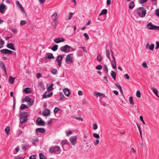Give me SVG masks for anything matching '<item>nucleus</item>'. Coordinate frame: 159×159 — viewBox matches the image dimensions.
<instances>
[{
  "label": "nucleus",
  "instance_id": "25",
  "mask_svg": "<svg viewBox=\"0 0 159 159\" xmlns=\"http://www.w3.org/2000/svg\"><path fill=\"white\" fill-rule=\"evenodd\" d=\"M154 25H153L152 23L150 22L148 25L147 27L150 30H153L154 29Z\"/></svg>",
  "mask_w": 159,
  "mask_h": 159
},
{
  "label": "nucleus",
  "instance_id": "48",
  "mask_svg": "<svg viewBox=\"0 0 159 159\" xmlns=\"http://www.w3.org/2000/svg\"><path fill=\"white\" fill-rule=\"evenodd\" d=\"M60 110L59 108L58 107H56L54 110V113H57L58 111Z\"/></svg>",
  "mask_w": 159,
  "mask_h": 159
},
{
  "label": "nucleus",
  "instance_id": "38",
  "mask_svg": "<svg viewBox=\"0 0 159 159\" xmlns=\"http://www.w3.org/2000/svg\"><path fill=\"white\" fill-rule=\"evenodd\" d=\"M93 136L96 139H98L100 138V136L99 134L95 133H94L93 134Z\"/></svg>",
  "mask_w": 159,
  "mask_h": 159
},
{
  "label": "nucleus",
  "instance_id": "54",
  "mask_svg": "<svg viewBox=\"0 0 159 159\" xmlns=\"http://www.w3.org/2000/svg\"><path fill=\"white\" fill-rule=\"evenodd\" d=\"M159 48V42L157 41L156 42V46L155 47L156 49H158Z\"/></svg>",
  "mask_w": 159,
  "mask_h": 159
},
{
  "label": "nucleus",
  "instance_id": "59",
  "mask_svg": "<svg viewBox=\"0 0 159 159\" xmlns=\"http://www.w3.org/2000/svg\"><path fill=\"white\" fill-rule=\"evenodd\" d=\"M99 141L98 139H96V141L95 142L94 141L93 143H94L95 145L96 146V145H97L98 143H99Z\"/></svg>",
  "mask_w": 159,
  "mask_h": 159
},
{
  "label": "nucleus",
  "instance_id": "10",
  "mask_svg": "<svg viewBox=\"0 0 159 159\" xmlns=\"http://www.w3.org/2000/svg\"><path fill=\"white\" fill-rule=\"evenodd\" d=\"M54 58V57L52 53H47L46 54V56L44 57V60H47V59H51Z\"/></svg>",
  "mask_w": 159,
  "mask_h": 159
},
{
  "label": "nucleus",
  "instance_id": "19",
  "mask_svg": "<svg viewBox=\"0 0 159 159\" xmlns=\"http://www.w3.org/2000/svg\"><path fill=\"white\" fill-rule=\"evenodd\" d=\"M16 3L17 5H18V7L22 10V12H25L24 8L22 7V5L20 4V3L18 1H16Z\"/></svg>",
  "mask_w": 159,
  "mask_h": 159
},
{
  "label": "nucleus",
  "instance_id": "8",
  "mask_svg": "<svg viewBox=\"0 0 159 159\" xmlns=\"http://www.w3.org/2000/svg\"><path fill=\"white\" fill-rule=\"evenodd\" d=\"M70 48V47L68 45H66L64 46L61 47L60 48V50L61 51L66 53L67 52V49Z\"/></svg>",
  "mask_w": 159,
  "mask_h": 159
},
{
  "label": "nucleus",
  "instance_id": "23",
  "mask_svg": "<svg viewBox=\"0 0 159 159\" xmlns=\"http://www.w3.org/2000/svg\"><path fill=\"white\" fill-rule=\"evenodd\" d=\"M111 75L114 80H116V73L113 71H111Z\"/></svg>",
  "mask_w": 159,
  "mask_h": 159
},
{
  "label": "nucleus",
  "instance_id": "49",
  "mask_svg": "<svg viewBox=\"0 0 159 159\" xmlns=\"http://www.w3.org/2000/svg\"><path fill=\"white\" fill-rule=\"evenodd\" d=\"M98 126L96 123H94L93 125V128L94 130H96L98 129Z\"/></svg>",
  "mask_w": 159,
  "mask_h": 159
},
{
  "label": "nucleus",
  "instance_id": "18",
  "mask_svg": "<svg viewBox=\"0 0 159 159\" xmlns=\"http://www.w3.org/2000/svg\"><path fill=\"white\" fill-rule=\"evenodd\" d=\"M63 92L65 95L67 97L69 96L70 94L69 90L68 88H65L63 89Z\"/></svg>",
  "mask_w": 159,
  "mask_h": 159
},
{
  "label": "nucleus",
  "instance_id": "17",
  "mask_svg": "<svg viewBox=\"0 0 159 159\" xmlns=\"http://www.w3.org/2000/svg\"><path fill=\"white\" fill-rule=\"evenodd\" d=\"M57 13H54L52 16V20L53 22L57 21Z\"/></svg>",
  "mask_w": 159,
  "mask_h": 159
},
{
  "label": "nucleus",
  "instance_id": "57",
  "mask_svg": "<svg viewBox=\"0 0 159 159\" xmlns=\"http://www.w3.org/2000/svg\"><path fill=\"white\" fill-rule=\"evenodd\" d=\"M142 66L144 68H147L148 67L147 64L146 62H144L143 63Z\"/></svg>",
  "mask_w": 159,
  "mask_h": 159
},
{
  "label": "nucleus",
  "instance_id": "46",
  "mask_svg": "<svg viewBox=\"0 0 159 159\" xmlns=\"http://www.w3.org/2000/svg\"><path fill=\"white\" fill-rule=\"evenodd\" d=\"M28 146V145H26L23 144L22 145V148L23 150L26 151L27 150V147Z\"/></svg>",
  "mask_w": 159,
  "mask_h": 159
},
{
  "label": "nucleus",
  "instance_id": "53",
  "mask_svg": "<svg viewBox=\"0 0 159 159\" xmlns=\"http://www.w3.org/2000/svg\"><path fill=\"white\" fill-rule=\"evenodd\" d=\"M155 13L157 16L159 17V9H157L156 10Z\"/></svg>",
  "mask_w": 159,
  "mask_h": 159
},
{
  "label": "nucleus",
  "instance_id": "35",
  "mask_svg": "<svg viewBox=\"0 0 159 159\" xmlns=\"http://www.w3.org/2000/svg\"><path fill=\"white\" fill-rule=\"evenodd\" d=\"M61 39H60V38L58 37V38L54 39V41L56 43H58L61 42Z\"/></svg>",
  "mask_w": 159,
  "mask_h": 159
},
{
  "label": "nucleus",
  "instance_id": "62",
  "mask_svg": "<svg viewBox=\"0 0 159 159\" xmlns=\"http://www.w3.org/2000/svg\"><path fill=\"white\" fill-rule=\"evenodd\" d=\"M115 85L118 88H119V89H121V88H122L120 86V85H119V84L118 83H116V84H115Z\"/></svg>",
  "mask_w": 159,
  "mask_h": 159
},
{
  "label": "nucleus",
  "instance_id": "20",
  "mask_svg": "<svg viewBox=\"0 0 159 159\" xmlns=\"http://www.w3.org/2000/svg\"><path fill=\"white\" fill-rule=\"evenodd\" d=\"M15 78L11 76H10L8 80L9 82L11 84H13L14 82Z\"/></svg>",
  "mask_w": 159,
  "mask_h": 159
},
{
  "label": "nucleus",
  "instance_id": "47",
  "mask_svg": "<svg viewBox=\"0 0 159 159\" xmlns=\"http://www.w3.org/2000/svg\"><path fill=\"white\" fill-rule=\"evenodd\" d=\"M102 68V66L101 65H98L96 66V69L98 70H101Z\"/></svg>",
  "mask_w": 159,
  "mask_h": 159
},
{
  "label": "nucleus",
  "instance_id": "5",
  "mask_svg": "<svg viewBox=\"0 0 159 159\" xmlns=\"http://www.w3.org/2000/svg\"><path fill=\"white\" fill-rule=\"evenodd\" d=\"M63 57L61 55H60L58 56L56 59V61L58 63V65L59 67H61V66L62 61Z\"/></svg>",
  "mask_w": 159,
  "mask_h": 159
},
{
  "label": "nucleus",
  "instance_id": "44",
  "mask_svg": "<svg viewBox=\"0 0 159 159\" xmlns=\"http://www.w3.org/2000/svg\"><path fill=\"white\" fill-rule=\"evenodd\" d=\"M26 23V21L25 20H22L20 22V25L21 26L25 25Z\"/></svg>",
  "mask_w": 159,
  "mask_h": 159
},
{
  "label": "nucleus",
  "instance_id": "61",
  "mask_svg": "<svg viewBox=\"0 0 159 159\" xmlns=\"http://www.w3.org/2000/svg\"><path fill=\"white\" fill-rule=\"evenodd\" d=\"M75 119L78 120H81V121H83V119L80 117V116L79 117H76L75 118Z\"/></svg>",
  "mask_w": 159,
  "mask_h": 159
},
{
  "label": "nucleus",
  "instance_id": "55",
  "mask_svg": "<svg viewBox=\"0 0 159 159\" xmlns=\"http://www.w3.org/2000/svg\"><path fill=\"white\" fill-rule=\"evenodd\" d=\"M104 71L107 73H108V70L106 65H105L104 66Z\"/></svg>",
  "mask_w": 159,
  "mask_h": 159
},
{
  "label": "nucleus",
  "instance_id": "50",
  "mask_svg": "<svg viewBox=\"0 0 159 159\" xmlns=\"http://www.w3.org/2000/svg\"><path fill=\"white\" fill-rule=\"evenodd\" d=\"M51 72L53 74H56L57 72V70L56 69H54L52 70Z\"/></svg>",
  "mask_w": 159,
  "mask_h": 159
},
{
  "label": "nucleus",
  "instance_id": "2",
  "mask_svg": "<svg viewBox=\"0 0 159 159\" xmlns=\"http://www.w3.org/2000/svg\"><path fill=\"white\" fill-rule=\"evenodd\" d=\"M20 116V122L21 124H23L27 120V118L28 116L29 115H28L27 112H21Z\"/></svg>",
  "mask_w": 159,
  "mask_h": 159
},
{
  "label": "nucleus",
  "instance_id": "64",
  "mask_svg": "<svg viewBox=\"0 0 159 159\" xmlns=\"http://www.w3.org/2000/svg\"><path fill=\"white\" fill-rule=\"evenodd\" d=\"M37 77L38 79L41 77V75L40 73H38L36 74Z\"/></svg>",
  "mask_w": 159,
  "mask_h": 159
},
{
  "label": "nucleus",
  "instance_id": "21",
  "mask_svg": "<svg viewBox=\"0 0 159 159\" xmlns=\"http://www.w3.org/2000/svg\"><path fill=\"white\" fill-rule=\"evenodd\" d=\"M135 6V4L134 1H131L129 5V8L130 9H132Z\"/></svg>",
  "mask_w": 159,
  "mask_h": 159
},
{
  "label": "nucleus",
  "instance_id": "41",
  "mask_svg": "<svg viewBox=\"0 0 159 159\" xmlns=\"http://www.w3.org/2000/svg\"><path fill=\"white\" fill-rule=\"evenodd\" d=\"M73 14V13H72L71 12H70V13L69 14V16H68V18L66 20H71V19Z\"/></svg>",
  "mask_w": 159,
  "mask_h": 159
},
{
  "label": "nucleus",
  "instance_id": "52",
  "mask_svg": "<svg viewBox=\"0 0 159 159\" xmlns=\"http://www.w3.org/2000/svg\"><path fill=\"white\" fill-rule=\"evenodd\" d=\"M84 36L85 39L88 40V39H89V35H88V34H87V33H85L84 34Z\"/></svg>",
  "mask_w": 159,
  "mask_h": 159
},
{
  "label": "nucleus",
  "instance_id": "51",
  "mask_svg": "<svg viewBox=\"0 0 159 159\" xmlns=\"http://www.w3.org/2000/svg\"><path fill=\"white\" fill-rule=\"evenodd\" d=\"M154 45L153 43H152L151 44L150 46H149V49L150 50H152L154 49Z\"/></svg>",
  "mask_w": 159,
  "mask_h": 159
},
{
  "label": "nucleus",
  "instance_id": "39",
  "mask_svg": "<svg viewBox=\"0 0 159 159\" xmlns=\"http://www.w3.org/2000/svg\"><path fill=\"white\" fill-rule=\"evenodd\" d=\"M59 96H60V99L58 100H61L64 97L63 93L62 92L60 93H59Z\"/></svg>",
  "mask_w": 159,
  "mask_h": 159
},
{
  "label": "nucleus",
  "instance_id": "43",
  "mask_svg": "<svg viewBox=\"0 0 159 159\" xmlns=\"http://www.w3.org/2000/svg\"><path fill=\"white\" fill-rule=\"evenodd\" d=\"M136 95L137 97L139 98L141 97V93L139 90H137L136 92Z\"/></svg>",
  "mask_w": 159,
  "mask_h": 159
},
{
  "label": "nucleus",
  "instance_id": "9",
  "mask_svg": "<svg viewBox=\"0 0 159 159\" xmlns=\"http://www.w3.org/2000/svg\"><path fill=\"white\" fill-rule=\"evenodd\" d=\"M0 52L4 54H11L13 52L10 50L6 49H2L0 50Z\"/></svg>",
  "mask_w": 159,
  "mask_h": 159
},
{
  "label": "nucleus",
  "instance_id": "28",
  "mask_svg": "<svg viewBox=\"0 0 159 159\" xmlns=\"http://www.w3.org/2000/svg\"><path fill=\"white\" fill-rule=\"evenodd\" d=\"M110 52L107 49L106 50V56L111 61V59H110Z\"/></svg>",
  "mask_w": 159,
  "mask_h": 159
},
{
  "label": "nucleus",
  "instance_id": "14",
  "mask_svg": "<svg viewBox=\"0 0 159 159\" xmlns=\"http://www.w3.org/2000/svg\"><path fill=\"white\" fill-rule=\"evenodd\" d=\"M6 5L3 3H2L0 5V12L2 13H4L5 11Z\"/></svg>",
  "mask_w": 159,
  "mask_h": 159
},
{
  "label": "nucleus",
  "instance_id": "29",
  "mask_svg": "<svg viewBox=\"0 0 159 159\" xmlns=\"http://www.w3.org/2000/svg\"><path fill=\"white\" fill-rule=\"evenodd\" d=\"M58 46L57 45H54L51 48V49L53 51H55L57 49Z\"/></svg>",
  "mask_w": 159,
  "mask_h": 159
},
{
  "label": "nucleus",
  "instance_id": "32",
  "mask_svg": "<svg viewBox=\"0 0 159 159\" xmlns=\"http://www.w3.org/2000/svg\"><path fill=\"white\" fill-rule=\"evenodd\" d=\"M5 43V42L2 39H1L0 40V49L2 48L3 45Z\"/></svg>",
  "mask_w": 159,
  "mask_h": 159
},
{
  "label": "nucleus",
  "instance_id": "11",
  "mask_svg": "<svg viewBox=\"0 0 159 159\" xmlns=\"http://www.w3.org/2000/svg\"><path fill=\"white\" fill-rule=\"evenodd\" d=\"M0 66L2 70L4 71L6 75H7V70L5 67V65L4 63L2 61H0Z\"/></svg>",
  "mask_w": 159,
  "mask_h": 159
},
{
  "label": "nucleus",
  "instance_id": "30",
  "mask_svg": "<svg viewBox=\"0 0 159 159\" xmlns=\"http://www.w3.org/2000/svg\"><path fill=\"white\" fill-rule=\"evenodd\" d=\"M39 140L38 138H36L35 139H32L31 142L32 144L34 146L35 145V142H39Z\"/></svg>",
  "mask_w": 159,
  "mask_h": 159
},
{
  "label": "nucleus",
  "instance_id": "45",
  "mask_svg": "<svg viewBox=\"0 0 159 159\" xmlns=\"http://www.w3.org/2000/svg\"><path fill=\"white\" fill-rule=\"evenodd\" d=\"M40 159H46L44 155L42 153H40L39 154Z\"/></svg>",
  "mask_w": 159,
  "mask_h": 159
},
{
  "label": "nucleus",
  "instance_id": "27",
  "mask_svg": "<svg viewBox=\"0 0 159 159\" xmlns=\"http://www.w3.org/2000/svg\"><path fill=\"white\" fill-rule=\"evenodd\" d=\"M67 144V142L66 140H62L61 142V146L63 147V146L66 144Z\"/></svg>",
  "mask_w": 159,
  "mask_h": 159
},
{
  "label": "nucleus",
  "instance_id": "33",
  "mask_svg": "<svg viewBox=\"0 0 159 159\" xmlns=\"http://www.w3.org/2000/svg\"><path fill=\"white\" fill-rule=\"evenodd\" d=\"M53 83H52L49 86V87L47 89V90L48 91H51L53 89Z\"/></svg>",
  "mask_w": 159,
  "mask_h": 159
},
{
  "label": "nucleus",
  "instance_id": "7",
  "mask_svg": "<svg viewBox=\"0 0 159 159\" xmlns=\"http://www.w3.org/2000/svg\"><path fill=\"white\" fill-rule=\"evenodd\" d=\"M36 124L37 125L39 126H44L45 122L43 121L40 118H38L36 120Z\"/></svg>",
  "mask_w": 159,
  "mask_h": 159
},
{
  "label": "nucleus",
  "instance_id": "3",
  "mask_svg": "<svg viewBox=\"0 0 159 159\" xmlns=\"http://www.w3.org/2000/svg\"><path fill=\"white\" fill-rule=\"evenodd\" d=\"M73 54L72 53H70L68 54L66 59V62L68 64H71L73 62Z\"/></svg>",
  "mask_w": 159,
  "mask_h": 159
},
{
  "label": "nucleus",
  "instance_id": "58",
  "mask_svg": "<svg viewBox=\"0 0 159 159\" xmlns=\"http://www.w3.org/2000/svg\"><path fill=\"white\" fill-rule=\"evenodd\" d=\"M139 118H140V120L142 121L143 124L144 125H145V122H144V120H143V116H140L139 117Z\"/></svg>",
  "mask_w": 159,
  "mask_h": 159
},
{
  "label": "nucleus",
  "instance_id": "60",
  "mask_svg": "<svg viewBox=\"0 0 159 159\" xmlns=\"http://www.w3.org/2000/svg\"><path fill=\"white\" fill-rule=\"evenodd\" d=\"M124 77L126 78L127 80H129L130 78L129 76L127 74H125L124 75Z\"/></svg>",
  "mask_w": 159,
  "mask_h": 159
},
{
  "label": "nucleus",
  "instance_id": "37",
  "mask_svg": "<svg viewBox=\"0 0 159 159\" xmlns=\"http://www.w3.org/2000/svg\"><path fill=\"white\" fill-rule=\"evenodd\" d=\"M102 57L100 54H98L97 57V60L98 61H100L102 60Z\"/></svg>",
  "mask_w": 159,
  "mask_h": 159
},
{
  "label": "nucleus",
  "instance_id": "22",
  "mask_svg": "<svg viewBox=\"0 0 159 159\" xmlns=\"http://www.w3.org/2000/svg\"><path fill=\"white\" fill-rule=\"evenodd\" d=\"M107 9H103L102 12L99 14V16H101L102 15H106L107 14Z\"/></svg>",
  "mask_w": 159,
  "mask_h": 159
},
{
  "label": "nucleus",
  "instance_id": "56",
  "mask_svg": "<svg viewBox=\"0 0 159 159\" xmlns=\"http://www.w3.org/2000/svg\"><path fill=\"white\" fill-rule=\"evenodd\" d=\"M148 0H139V2L141 4H143L147 1Z\"/></svg>",
  "mask_w": 159,
  "mask_h": 159
},
{
  "label": "nucleus",
  "instance_id": "4",
  "mask_svg": "<svg viewBox=\"0 0 159 159\" xmlns=\"http://www.w3.org/2000/svg\"><path fill=\"white\" fill-rule=\"evenodd\" d=\"M61 148L60 147L58 146H55L54 147H51L49 150V152L50 153H56L57 152H59Z\"/></svg>",
  "mask_w": 159,
  "mask_h": 159
},
{
  "label": "nucleus",
  "instance_id": "24",
  "mask_svg": "<svg viewBox=\"0 0 159 159\" xmlns=\"http://www.w3.org/2000/svg\"><path fill=\"white\" fill-rule=\"evenodd\" d=\"M23 91L26 93H29L31 92V88H26L23 90Z\"/></svg>",
  "mask_w": 159,
  "mask_h": 159
},
{
  "label": "nucleus",
  "instance_id": "6",
  "mask_svg": "<svg viewBox=\"0 0 159 159\" xmlns=\"http://www.w3.org/2000/svg\"><path fill=\"white\" fill-rule=\"evenodd\" d=\"M25 101L28 102V105L30 106L32 105L34 102V101L30 98L27 96L25 98Z\"/></svg>",
  "mask_w": 159,
  "mask_h": 159
},
{
  "label": "nucleus",
  "instance_id": "63",
  "mask_svg": "<svg viewBox=\"0 0 159 159\" xmlns=\"http://www.w3.org/2000/svg\"><path fill=\"white\" fill-rule=\"evenodd\" d=\"M29 159H36L35 155H31L29 157Z\"/></svg>",
  "mask_w": 159,
  "mask_h": 159
},
{
  "label": "nucleus",
  "instance_id": "40",
  "mask_svg": "<svg viewBox=\"0 0 159 159\" xmlns=\"http://www.w3.org/2000/svg\"><path fill=\"white\" fill-rule=\"evenodd\" d=\"M10 131V128L9 127H7L5 129V131L7 134H9Z\"/></svg>",
  "mask_w": 159,
  "mask_h": 159
},
{
  "label": "nucleus",
  "instance_id": "31",
  "mask_svg": "<svg viewBox=\"0 0 159 159\" xmlns=\"http://www.w3.org/2000/svg\"><path fill=\"white\" fill-rule=\"evenodd\" d=\"M152 91L156 96L159 97L158 95V91L157 89L156 88H153Z\"/></svg>",
  "mask_w": 159,
  "mask_h": 159
},
{
  "label": "nucleus",
  "instance_id": "16",
  "mask_svg": "<svg viewBox=\"0 0 159 159\" xmlns=\"http://www.w3.org/2000/svg\"><path fill=\"white\" fill-rule=\"evenodd\" d=\"M45 132V130L43 128H37L36 130V132H40L42 133H43Z\"/></svg>",
  "mask_w": 159,
  "mask_h": 159
},
{
  "label": "nucleus",
  "instance_id": "15",
  "mask_svg": "<svg viewBox=\"0 0 159 159\" xmlns=\"http://www.w3.org/2000/svg\"><path fill=\"white\" fill-rule=\"evenodd\" d=\"M7 47L11 50H15V48L14 47V45L13 43H10L7 45Z\"/></svg>",
  "mask_w": 159,
  "mask_h": 159
},
{
  "label": "nucleus",
  "instance_id": "12",
  "mask_svg": "<svg viewBox=\"0 0 159 159\" xmlns=\"http://www.w3.org/2000/svg\"><path fill=\"white\" fill-rule=\"evenodd\" d=\"M50 114V110L48 109H46L44 110L42 112V115L45 116H48Z\"/></svg>",
  "mask_w": 159,
  "mask_h": 159
},
{
  "label": "nucleus",
  "instance_id": "42",
  "mask_svg": "<svg viewBox=\"0 0 159 159\" xmlns=\"http://www.w3.org/2000/svg\"><path fill=\"white\" fill-rule=\"evenodd\" d=\"M111 64L112 67L113 69H115L116 68V62H112V61H111Z\"/></svg>",
  "mask_w": 159,
  "mask_h": 159
},
{
  "label": "nucleus",
  "instance_id": "1",
  "mask_svg": "<svg viewBox=\"0 0 159 159\" xmlns=\"http://www.w3.org/2000/svg\"><path fill=\"white\" fill-rule=\"evenodd\" d=\"M137 14L140 17H144L146 14V10L143 7H139L137 9Z\"/></svg>",
  "mask_w": 159,
  "mask_h": 159
},
{
  "label": "nucleus",
  "instance_id": "13",
  "mask_svg": "<svg viewBox=\"0 0 159 159\" xmlns=\"http://www.w3.org/2000/svg\"><path fill=\"white\" fill-rule=\"evenodd\" d=\"M77 137L76 136L71 137L70 138V141L71 143L73 145H74L76 143V140L77 139Z\"/></svg>",
  "mask_w": 159,
  "mask_h": 159
},
{
  "label": "nucleus",
  "instance_id": "26",
  "mask_svg": "<svg viewBox=\"0 0 159 159\" xmlns=\"http://www.w3.org/2000/svg\"><path fill=\"white\" fill-rule=\"evenodd\" d=\"M28 107L26 105L24 104H22L20 106V109L21 110H23L25 108H28Z\"/></svg>",
  "mask_w": 159,
  "mask_h": 159
},
{
  "label": "nucleus",
  "instance_id": "34",
  "mask_svg": "<svg viewBox=\"0 0 159 159\" xmlns=\"http://www.w3.org/2000/svg\"><path fill=\"white\" fill-rule=\"evenodd\" d=\"M136 125H137V126L138 128V129L139 131V133L140 134V135H141V138L142 137V130L140 128V126L139 125V123H136Z\"/></svg>",
  "mask_w": 159,
  "mask_h": 159
},
{
  "label": "nucleus",
  "instance_id": "36",
  "mask_svg": "<svg viewBox=\"0 0 159 159\" xmlns=\"http://www.w3.org/2000/svg\"><path fill=\"white\" fill-rule=\"evenodd\" d=\"M129 102L130 103L133 105H134V102L133 100V97L132 96H130L129 98Z\"/></svg>",
  "mask_w": 159,
  "mask_h": 159
}]
</instances>
